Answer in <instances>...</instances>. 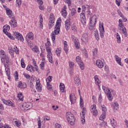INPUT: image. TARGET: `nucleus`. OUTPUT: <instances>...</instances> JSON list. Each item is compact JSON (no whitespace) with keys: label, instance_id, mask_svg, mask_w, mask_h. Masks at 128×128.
<instances>
[{"label":"nucleus","instance_id":"39","mask_svg":"<svg viewBox=\"0 0 128 128\" xmlns=\"http://www.w3.org/2000/svg\"><path fill=\"white\" fill-rule=\"evenodd\" d=\"M32 51L34 52H37V54H38L40 52V51L38 50V47H36V46H35L32 49Z\"/></svg>","mask_w":128,"mask_h":128},{"label":"nucleus","instance_id":"44","mask_svg":"<svg viewBox=\"0 0 128 128\" xmlns=\"http://www.w3.org/2000/svg\"><path fill=\"white\" fill-rule=\"evenodd\" d=\"M21 66L23 68H26V64H24V58L21 59Z\"/></svg>","mask_w":128,"mask_h":128},{"label":"nucleus","instance_id":"35","mask_svg":"<svg viewBox=\"0 0 128 128\" xmlns=\"http://www.w3.org/2000/svg\"><path fill=\"white\" fill-rule=\"evenodd\" d=\"M8 56V54H6V52H4V50H0V56L1 58H2L3 56Z\"/></svg>","mask_w":128,"mask_h":128},{"label":"nucleus","instance_id":"7","mask_svg":"<svg viewBox=\"0 0 128 128\" xmlns=\"http://www.w3.org/2000/svg\"><path fill=\"white\" fill-rule=\"evenodd\" d=\"M102 114L100 116V120H104V118H106V107L104 105H102Z\"/></svg>","mask_w":128,"mask_h":128},{"label":"nucleus","instance_id":"41","mask_svg":"<svg viewBox=\"0 0 128 128\" xmlns=\"http://www.w3.org/2000/svg\"><path fill=\"white\" fill-rule=\"evenodd\" d=\"M22 0H16V5L18 6V8H20Z\"/></svg>","mask_w":128,"mask_h":128},{"label":"nucleus","instance_id":"62","mask_svg":"<svg viewBox=\"0 0 128 128\" xmlns=\"http://www.w3.org/2000/svg\"><path fill=\"white\" fill-rule=\"evenodd\" d=\"M0 128H10V126L8 125L0 126Z\"/></svg>","mask_w":128,"mask_h":128},{"label":"nucleus","instance_id":"28","mask_svg":"<svg viewBox=\"0 0 128 128\" xmlns=\"http://www.w3.org/2000/svg\"><path fill=\"white\" fill-rule=\"evenodd\" d=\"M92 56L93 58H96V56H98V49L96 48H95L92 50Z\"/></svg>","mask_w":128,"mask_h":128},{"label":"nucleus","instance_id":"12","mask_svg":"<svg viewBox=\"0 0 128 128\" xmlns=\"http://www.w3.org/2000/svg\"><path fill=\"white\" fill-rule=\"evenodd\" d=\"M46 50L48 52V60L52 64V50H50V48H46Z\"/></svg>","mask_w":128,"mask_h":128},{"label":"nucleus","instance_id":"13","mask_svg":"<svg viewBox=\"0 0 128 128\" xmlns=\"http://www.w3.org/2000/svg\"><path fill=\"white\" fill-rule=\"evenodd\" d=\"M84 14V12H82L80 14L81 22L83 26H85L86 22V14Z\"/></svg>","mask_w":128,"mask_h":128},{"label":"nucleus","instance_id":"16","mask_svg":"<svg viewBox=\"0 0 128 128\" xmlns=\"http://www.w3.org/2000/svg\"><path fill=\"white\" fill-rule=\"evenodd\" d=\"M82 41L83 42H84V44H86L88 42V36L86 33H84L83 34L82 38H81Z\"/></svg>","mask_w":128,"mask_h":128},{"label":"nucleus","instance_id":"29","mask_svg":"<svg viewBox=\"0 0 128 128\" xmlns=\"http://www.w3.org/2000/svg\"><path fill=\"white\" fill-rule=\"evenodd\" d=\"M26 38H28L29 40H34V34L32 32H29L27 34Z\"/></svg>","mask_w":128,"mask_h":128},{"label":"nucleus","instance_id":"30","mask_svg":"<svg viewBox=\"0 0 128 128\" xmlns=\"http://www.w3.org/2000/svg\"><path fill=\"white\" fill-rule=\"evenodd\" d=\"M90 6L88 5H85V6H82V12H84L86 10V9L89 10L90 9Z\"/></svg>","mask_w":128,"mask_h":128},{"label":"nucleus","instance_id":"23","mask_svg":"<svg viewBox=\"0 0 128 128\" xmlns=\"http://www.w3.org/2000/svg\"><path fill=\"white\" fill-rule=\"evenodd\" d=\"M18 88L24 90V88H26V83L23 84L21 82H18Z\"/></svg>","mask_w":128,"mask_h":128},{"label":"nucleus","instance_id":"45","mask_svg":"<svg viewBox=\"0 0 128 128\" xmlns=\"http://www.w3.org/2000/svg\"><path fill=\"white\" fill-rule=\"evenodd\" d=\"M117 12H118V14L122 18H124V14H122V12H120V10H118Z\"/></svg>","mask_w":128,"mask_h":128},{"label":"nucleus","instance_id":"26","mask_svg":"<svg viewBox=\"0 0 128 128\" xmlns=\"http://www.w3.org/2000/svg\"><path fill=\"white\" fill-rule=\"evenodd\" d=\"M60 88L61 92H65L64 88H66L64 87V84L60 83Z\"/></svg>","mask_w":128,"mask_h":128},{"label":"nucleus","instance_id":"59","mask_svg":"<svg viewBox=\"0 0 128 128\" xmlns=\"http://www.w3.org/2000/svg\"><path fill=\"white\" fill-rule=\"evenodd\" d=\"M80 106H82V108L84 106V101L82 98L80 100Z\"/></svg>","mask_w":128,"mask_h":128},{"label":"nucleus","instance_id":"14","mask_svg":"<svg viewBox=\"0 0 128 128\" xmlns=\"http://www.w3.org/2000/svg\"><path fill=\"white\" fill-rule=\"evenodd\" d=\"M90 112L94 116H98V110H96V104H93L91 106Z\"/></svg>","mask_w":128,"mask_h":128},{"label":"nucleus","instance_id":"15","mask_svg":"<svg viewBox=\"0 0 128 128\" xmlns=\"http://www.w3.org/2000/svg\"><path fill=\"white\" fill-rule=\"evenodd\" d=\"M99 30L100 32V36L102 38L104 34V24H100L99 25Z\"/></svg>","mask_w":128,"mask_h":128},{"label":"nucleus","instance_id":"58","mask_svg":"<svg viewBox=\"0 0 128 128\" xmlns=\"http://www.w3.org/2000/svg\"><path fill=\"white\" fill-rule=\"evenodd\" d=\"M54 26V23H50V24H48V28H49L50 30V28H52V26Z\"/></svg>","mask_w":128,"mask_h":128},{"label":"nucleus","instance_id":"8","mask_svg":"<svg viewBox=\"0 0 128 128\" xmlns=\"http://www.w3.org/2000/svg\"><path fill=\"white\" fill-rule=\"evenodd\" d=\"M76 60L77 64H78V66H80L81 70H84V62L82 60V58L80 56H77L76 57Z\"/></svg>","mask_w":128,"mask_h":128},{"label":"nucleus","instance_id":"27","mask_svg":"<svg viewBox=\"0 0 128 128\" xmlns=\"http://www.w3.org/2000/svg\"><path fill=\"white\" fill-rule=\"evenodd\" d=\"M82 118H81V122L82 124H84V110L82 111V114H80Z\"/></svg>","mask_w":128,"mask_h":128},{"label":"nucleus","instance_id":"46","mask_svg":"<svg viewBox=\"0 0 128 128\" xmlns=\"http://www.w3.org/2000/svg\"><path fill=\"white\" fill-rule=\"evenodd\" d=\"M56 54L58 56H60V48H58L56 50Z\"/></svg>","mask_w":128,"mask_h":128},{"label":"nucleus","instance_id":"18","mask_svg":"<svg viewBox=\"0 0 128 128\" xmlns=\"http://www.w3.org/2000/svg\"><path fill=\"white\" fill-rule=\"evenodd\" d=\"M70 100L72 104H74V103L76 102V100L74 94H71L70 96Z\"/></svg>","mask_w":128,"mask_h":128},{"label":"nucleus","instance_id":"56","mask_svg":"<svg viewBox=\"0 0 128 128\" xmlns=\"http://www.w3.org/2000/svg\"><path fill=\"white\" fill-rule=\"evenodd\" d=\"M14 78H15V80H16V81H17L18 80V72H16V74H15V76H14Z\"/></svg>","mask_w":128,"mask_h":128},{"label":"nucleus","instance_id":"36","mask_svg":"<svg viewBox=\"0 0 128 128\" xmlns=\"http://www.w3.org/2000/svg\"><path fill=\"white\" fill-rule=\"evenodd\" d=\"M26 70H27L31 72V70H34V66H32V65H28Z\"/></svg>","mask_w":128,"mask_h":128},{"label":"nucleus","instance_id":"34","mask_svg":"<svg viewBox=\"0 0 128 128\" xmlns=\"http://www.w3.org/2000/svg\"><path fill=\"white\" fill-rule=\"evenodd\" d=\"M110 124L113 128H116V122H114V119H112L110 120Z\"/></svg>","mask_w":128,"mask_h":128},{"label":"nucleus","instance_id":"38","mask_svg":"<svg viewBox=\"0 0 128 128\" xmlns=\"http://www.w3.org/2000/svg\"><path fill=\"white\" fill-rule=\"evenodd\" d=\"M76 14V10L74 8H72L71 10L70 14L72 16H74Z\"/></svg>","mask_w":128,"mask_h":128},{"label":"nucleus","instance_id":"64","mask_svg":"<svg viewBox=\"0 0 128 128\" xmlns=\"http://www.w3.org/2000/svg\"><path fill=\"white\" fill-rule=\"evenodd\" d=\"M44 120H50V117L46 116L44 117Z\"/></svg>","mask_w":128,"mask_h":128},{"label":"nucleus","instance_id":"5","mask_svg":"<svg viewBox=\"0 0 128 128\" xmlns=\"http://www.w3.org/2000/svg\"><path fill=\"white\" fill-rule=\"evenodd\" d=\"M1 62L4 64H12V62L10 59V57L8 55H6L5 56H3L1 58Z\"/></svg>","mask_w":128,"mask_h":128},{"label":"nucleus","instance_id":"47","mask_svg":"<svg viewBox=\"0 0 128 128\" xmlns=\"http://www.w3.org/2000/svg\"><path fill=\"white\" fill-rule=\"evenodd\" d=\"M50 24H54V18H50L49 19Z\"/></svg>","mask_w":128,"mask_h":128},{"label":"nucleus","instance_id":"50","mask_svg":"<svg viewBox=\"0 0 128 128\" xmlns=\"http://www.w3.org/2000/svg\"><path fill=\"white\" fill-rule=\"evenodd\" d=\"M38 128H40L42 126V123L40 122V118L38 117Z\"/></svg>","mask_w":128,"mask_h":128},{"label":"nucleus","instance_id":"3","mask_svg":"<svg viewBox=\"0 0 128 128\" xmlns=\"http://www.w3.org/2000/svg\"><path fill=\"white\" fill-rule=\"evenodd\" d=\"M66 118L68 122L70 124L71 126H74L76 122V120L74 119V116L70 112H68L66 113Z\"/></svg>","mask_w":128,"mask_h":128},{"label":"nucleus","instance_id":"57","mask_svg":"<svg viewBox=\"0 0 128 128\" xmlns=\"http://www.w3.org/2000/svg\"><path fill=\"white\" fill-rule=\"evenodd\" d=\"M40 68L42 70H44V62H41L40 64Z\"/></svg>","mask_w":128,"mask_h":128},{"label":"nucleus","instance_id":"48","mask_svg":"<svg viewBox=\"0 0 128 128\" xmlns=\"http://www.w3.org/2000/svg\"><path fill=\"white\" fill-rule=\"evenodd\" d=\"M47 88L49 90H52V85L50 84V83H47Z\"/></svg>","mask_w":128,"mask_h":128},{"label":"nucleus","instance_id":"31","mask_svg":"<svg viewBox=\"0 0 128 128\" xmlns=\"http://www.w3.org/2000/svg\"><path fill=\"white\" fill-rule=\"evenodd\" d=\"M18 98L19 100H24V95H22V92H19L18 95H17Z\"/></svg>","mask_w":128,"mask_h":128},{"label":"nucleus","instance_id":"55","mask_svg":"<svg viewBox=\"0 0 128 128\" xmlns=\"http://www.w3.org/2000/svg\"><path fill=\"white\" fill-rule=\"evenodd\" d=\"M37 88H36V90H38V92H42V87L38 86V84H36Z\"/></svg>","mask_w":128,"mask_h":128},{"label":"nucleus","instance_id":"53","mask_svg":"<svg viewBox=\"0 0 128 128\" xmlns=\"http://www.w3.org/2000/svg\"><path fill=\"white\" fill-rule=\"evenodd\" d=\"M122 0H116V3L117 4V6H120V2H122Z\"/></svg>","mask_w":128,"mask_h":128},{"label":"nucleus","instance_id":"54","mask_svg":"<svg viewBox=\"0 0 128 128\" xmlns=\"http://www.w3.org/2000/svg\"><path fill=\"white\" fill-rule=\"evenodd\" d=\"M64 0L66 4H68V6H70L71 4L70 0Z\"/></svg>","mask_w":128,"mask_h":128},{"label":"nucleus","instance_id":"10","mask_svg":"<svg viewBox=\"0 0 128 128\" xmlns=\"http://www.w3.org/2000/svg\"><path fill=\"white\" fill-rule=\"evenodd\" d=\"M2 100L4 104H6V106H12V108H14L16 106V105H14V104L12 103V101L10 100H6L4 98L2 99Z\"/></svg>","mask_w":128,"mask_h":128},{"label":"nucleus","instance_id":"33","mask_svg":"<svg viewBox=\"0 0 128 128\" xmlns=\"http://www.w3.org/2000/svg\"><path fill=\"white\" fill-rule=\"evenodd\" d=\"M74 44L76 46V48H78V46H80V42H78V39H75L74 40Z\"/></svg>","mask_w":128,"mask_h":128},{"label":"nucleus","instance_id":"42","mask_svg":"<svg viewBox=\"0 0 128 128\" xmlns=\"http://www.w3.org/2000/svg\"><path fill=\"white\" fill-rule=\"evenodd\" d=\"M62 14L64 18H66V16L68 15L66 10H62Z\"/></svg>","mask_w":128,"mask_h":128},{"label":"nucleus","instance_id":"32","mask_svg":"<svg viewBox=\"0 0 128 128\" xmlns=\"http://www.w3.org/2000/svg\"><path fill=\"white\" fill-rule=\"evenodd\" d=\"M94 80L96 84H100V80L98 79V76L97 75L94 76Z\"/></svg>","mask_w":128,"mask_h":128},{"label":"nucleus","instance_id":"22","mask_svg":"<svg viewBox=\"0 0 128 128\" xmlns=\"http://www.w3.org/2000/svg\"><path fill=\"white\" fill-rule=\"evenodd\" d=\"M10 64H4V65L6 74H10Z\"/></svg>","mask_w":128,"mask_h":128},{"label":"nucleus","instance_id":"20","mask_svg":"<svg viewBox=\"0 0 128 128\" xmlns=\"http://www.w3.org/2000/svg\"><path fill=\"white\" fill-rule=\"evenodd\" d=\"M70 18H68V20L65 21V28L66 30H70Z\"/></svg>","mask_w":128,"mask_h":128},{"label":"nucleus","instance_id":"1","mask_svg":"<svg viewBox=\"0 0 128 128\" xmlns=\"http://www.w3.org/2000/svg\"><path fill=\"white\" fill-rule=\"evenodd\" d=\"M6 12L8 17L10 18H12V20L9 22L10 26H12V28L16 27V26H18V23L16 22V20L14 19V15L12 14V12L10 9L7 8H6Z\"/></svg>","mask_w":128,"mask_h":128},{"label":"nucleus","instance_id":"24","mask_svg":"<svg viewBox=\"0 0 128 128\" xmlns=\"http://www.w3.org/2000/svg\"><path fill=\"white\" fill-rule=\"evenodd\" d=\"M114 58H116V62H117L118 64H120V66H122V58L120 57H118L117 55H115Z\"/></svg>","mask_w":128,"mask_h":128},{"label":"nucleus","instance_id":"63","mask_svg":"<svg viewBox=\"0 0 128 128\" xmlns=\"http://www.w3.org/2000/svg\"><path fill=\"white\" fill-rule=\"evenodd\" d=\"M14 49L15 50H14V52H16V54H18V47L16 46Z\"/></svg>","mask_w":128,"mask_h":128},{"label":"nucleus","instance_id":"49","mask_svg":"<svg viewBox=\"0 0 128 128\" xmlns=\"http://www.w3.org/2000/svg\"><path fill=\"white\" fill-rule=\"evenodd\" d=\"M94 36H95V38H96V40H100V36H98V32H96L94 33Z\"/></svg>","mask_w":128,"mask_h":128},{"label":"nucleus","instance_id":"61","mask_svg":"<svg viewBox=\"0 0 128 128\" xmlns=\"http://www.w3.org/2000/svg\"><path fill=\"white\" fill-rule=\"evenodd\" d=\"M74 64V62H69V66H70V68H72Z\"/></svg>","mask_w":128,"mask_h":128},{"label":"nucleus","instance_id":"52","mask_svg":"<svg viewBox=\"0 0 128 128\" xmlns=\"http://www.w3.org/2000/svg\"><path fill=\"white\" fill-rule=\"evenodd\" d=\"M102 101V94H100L98 96V102L100 104Z\"/></svg>","mask_w":128,"mask_h":128},{"label":"nucleus","instance_id":"17","mask_svg":"<svg viewBox=\"0 0 128 128\" xmlns=\"http://www.w3.org/2000/svg\"><path fill=\"white\" fill-rule=\"evenodd\" d=\"M14 38H16V40H20V42H24V37H22V35L18 32H16L14 34Z\"/></svg>","mask_w":128,"mask_h":128},{"label":"nucleus","instance_id":"43","mask_svg":"<svg viewBox=\"0 0 128 128\" xmlns=\"http://www.w3.org/2000/svg\"><path fill=\"white\" fill-rule=\"evenodd\" d=\"M40 28H42V27H43V26H42V20H43L42 16H41V15H40Z\"/></svg>","mask_w":128,"mask_h":128},{"label":"nucleus","instance_id":"37","mask_svg":"<svg viewBox=\"0 0 128 128\" xmlns=\"http://www.w3.org/2000/svg\"><path fill=\"white\" fill-rule=\"evenodd\" d=\"M116 38L118 44H120V34H118V33L116 34Z\"/></svg>","mask_w":128,"mask_h":128},{"label":"nucleus","instance_id":"51","mask_svg":"<svg viewBox=\"0 0 128 128\" xmlns=\"http://www.w3.org/2000/svg\"><path fill=\"white\" fill-rule=\"evenodd\" d=\"M23 74L24 75V76L26 78L28 79L30 78V76L28 74L24 73Z\"/></svg>","mask_w":128,"mask_h":128},{"label":"nucleus","instance_id":"4","mask_svg":"<svg viewBox=\"0 0 128 128\" xmlns=\"http://www.w3.org/2000/svg\"><path fill=\"white\" fill-rule=\"evenodd\" d=\"M96 16L93 15L90 20V23L89 24L90 30H92L94 28V26H96Z\"/></svg>","mask_w":128,"mask_h":128},{"label":"nucleus","instance_id":"6","mask_svg":"<svg viewBox=\"0 0 128 128\" xmlns=\"http://www.w3.org/2000/svg\"><path fill=\"white\" fill-rule=\"evenodd\" d=\"M32 108V104L31 102H25L20 107V108L22 110H28Z\"/></svg>","mask_w":128,"mask_h":128},{"label":"nucleus","instance_id":"19","mask_svg":"<svg viewBox=\"0 0 128 128\" xmlns=\"http://www.w3.org/2000/svg\"><path fill=\"white\" fill-rule=\"evenodd\" d=\"M10 27L8 25H5L3 27V32L6 34H8V30H10Z\"/></svg>","mask_w":128,"mask_h":128},{"label":"nucleus","instance_id":"11","mask_svg":"<svg viewBox=\"0 0 128 128\" xmlns=\"http://www.w3.org/2000/svg\"><path fill=\"white\" fill-rule=\"evenodd\" d=\"M118 30L120 32L126 37L128 36V32H126V28L124 25L118 26Z\"/></svg>","mask_w":128,"mask_h":128},{"label":"nucleus","instance_id":"2","mask_svg":"<svg viewBox=\"0 0 128 128\" xmlns=\"http://www.w3.org/2000/svg\"><path fill=\"white\" fill-rule=\"evenodd\" d=\"M60 32V22H59L58 20L54 26V30L51 34L52 42L56 40V34H58Z\"/></svg>","mask_w":128,"mask_h":128},{"label":"nucleus","instance_id":"60","mask_svg":"<svg viewBox=\"0 0 128 128\" xmlns=\"http://www.w3.org/2000/svg\"><path fill=\"white\" fill-rule=\"evenodd\" d=\"M64 50L66 52V53L68 54V46H64Z\"/></svg>","mask_w":128,"mask_h":128},{"label":"nucleus","instance_id":"40","mask_svg":"<svg viewBox=\"0 0 128 128\" xmlns=\"http://www.w3.org/2000/svg\"><path fill=\"white\" fill-rule=\"evenodd\" d=\"M52 76H49L48 78L46 79V84H50V82L52 80Z\"/></svg>","mask_w":128,"mask_h":128},{"label":"nucleus","instance_id":"25","mask_svg":"<svg viewBox=\"0 0 128 128\" xmlns=\"http://www.w3.org/2000/svg\"><path fill=\"white\" fill-rule=\"evenodd\" d=\"M74 82L76 86L80 84V79L79 77L76 76L74 78Z\"/></svg>","mask_w":128,"mask_h":128},{"label":"nucleus","instance_id":"21","mask_svg":"<svg viewBox=\"0 0 128 128\" xmlns=\"http://www.w3.org/2000/svg\"><path fill=\"white\" fill-rule=\"evenodd\" d=\"M96 66L100 68H104V63H102V60H98L96 62Z\"/></svg>","mask_w":128,"mask_h":128},{"label":"nucleus","instance_id":"9","mask_svg":"<svg viewBox=\"0 0 128 128\" xmlns=\"http://www.w3.org/2000/svg\"><path fill=\"white\" fill-rule=\"evenodd\" d=\"M112 94H114V91L112 90L108 89V91L106 93V96L110 102H112V98H114L112 97Z\"/></svg>","mask_w":128,"mask_h":128}]
</instances>
